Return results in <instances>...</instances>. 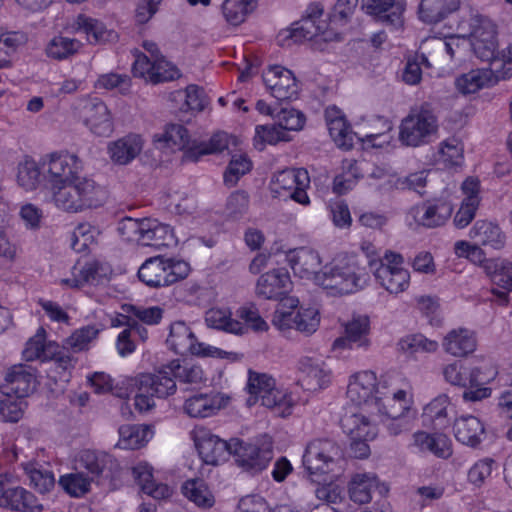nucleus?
Segmentation results:
<instances>
[{
  "mask_svg": "<svg viewBox=\"0 0 512 512\" xmlns=\"http://www.w3.org/2000/svg\"><path fill=\"white\" fill-rule=\"evenodd\" d=\"M368 282L369 274L366 269L359 265L355 257L349 255H338L316 275V285L331 295L355 293Z\"/></svg>",
  "mask_w": 512,
  "mask_h": 512,
  "instance_id": "obj_1",
  "label": "nucleus"
},
{
  "mask_svg": "<svg viewBox=\"0 0 512 512\" xmlns=\"http://www.w3.org/2000/svg\"><path fill=\"white\" fill-rule=\"evenodd\" d=\"M54 206L67 213H78L86 209L102 206L107 199V191L93 179L80 177L69 184L51 190Z\"/></svg>",
  "mask_w": 512,
  "mask_h": 512,
  "instance_id": "obj_2",
  "label": "nucleus"
},
{
  "mask_svg": "<svg viewBox=\"0 0 512 512\" xmlns=\"http://www.w3.org/2000/svg\"><path fill=\"white\" fill-rule=\"evenodd\" d=\"M117 231L126 241L155 249L173 247L178 242L172 227L155 218L124 217L118 222Z\"/></svg>",
  "mask_w": 512,
  "mask_h": 512,
  "instance_id": "obj_3",
  "label": "nucleus"
},
{
  "mask_svg": "<svg viewBox=\"0 0 512 512\" xmlns=\"http://www.w3.org/2000/svg\"><path fill=\"white\" fill-rule=\"evenodd\" d=\"M273 326L283 334L296 330L305 335H311L319 327V312L314 307L299 305V300L287 297L281 300L272 318Z\"/></svg>",
  "mask_w": 512,
  "mask_h": 512,
  "instance_id": "obj_4",
  "label": "nucleus"
},
{
  "mask_svg": "<svg viewBox=\"0 0 512 512\" xmlns=\"http://www.w3.org/2000/svg\"><path fill=\"white\" fill-rule=\"evenodd\" d=\"M169 363L156 373L140 374L134 380L136 394L134 405L140 412L151 410L155 406L156 398H166L176 391V381Z\"/></svg>",
  "mask_w": 512,
  "mask_h": 512,
  "instance_id": "obj_5",
  "label": "nucleus"
},
{
  "mask_svg": "<svg viewBox=\"0 0 512 512\" xmlns=\"http://www.w3.org/2000/svg\"><path fill=\"white\" fill-rule=\"evenodd\" d=\"M376 282L390 294L398 295L410 286V272L404 267L401 254L386 251L379 259L368 262Z\"/></svg>",
  "mask_w": 512,
  "mask_h": 512,
  "instance_id": "obj_6",
  "label": "nucleus"
},
{
  "mask_svg": "<svg viewBox=\"0 0 512 512\" xmlns=\"http://www.w3.org/2000/svg\"><path fill=\"white\" fill-rule=\"evenodd\" d=\"M438 130V120L428 104L411 109L402 120L399 140L402 144L418 147L428 144Z\"/></svg>",
  "mask_w": 512,
  "mask_h": 512,
  "instance_id": "obj_7",
  "label": "nucleus"
},
{
  "mask_svg": "<svg viewBox=\"0 0 512 512\" xmlns=\"http://www.w3.org/2000/svg\"><path fill=\"white\" fill-rule=\"evenodd\" d=\"M190 266L183 260L155 256L147 259L138 270V278L149 287L174 284L189 274Z\"/></svg>",
  "mask_w": 512,
  "mask_h": 512,
  "instance_id": "obj_8",
  "label": "nucleus"
},
{
  "mask_svg": "<svg viewBox=\"0 0 512 512\" xmlns=\"http://www.w3.org/2000/svg\"><path fill=\"white\" fill-rule=\"evenodd\" d=\"M82 160L74 153L54 152L42 158L44 187L51 190L82 177Z\"/></svg>",
  "mask_w": 512,
  "mask_h": 512,
  "instance_id": "obj_9",
  "label": "nucleus"
},
{
  "mask_svg": "<svg viewBox=\"0 0 512 512\" xmlns=\"http://www.w3.org/2000/svg\"><path fill=\"white\" fill-rule=\"evenodd\" d=\"M342 460V451L330 439H314L306 446L303 465L310 475L336 472Z\"/></svg>",
  "mask_w": 512,
  "mask_h": 512,
  "instance_id": "obj_10",
  "label": "nucleus"
},
{
  "mask_svg": "<svg viewBox=\"0 0 512 512\" xmlns=\"http://www.w3.org/2000/svg\"><path fill=\"white\" fill-rule=\"evenodd\" d=\"M309 186L310 177L306 169H286L274 175L270 183V192L275 198H290L303 206H308L310 198L306 189Z\"/></svg>",
  "mask_w": 512,
  "mask_h": 512,
  "instance_id": "obj_11",
  "label": "nucleus"
},
{
  "mask_svg": "<svg viewBox=\"0 0 512 512\" xmlns=\"http://www.w3.org/2000/svg\"><path fill=\"white\" fill-rule=\"evenodd\" d=\"M323 8L318 3H312L306 9V14L299 21L292 24L286 30L281 31L277 41L281 46L302 43L312 40L314 37L324 33L327 24L321 19Z\"/></svg>",
  "mask_w": 512,
  "mask_h": 512,
  "instance_id": "obj_12",
  "label": "nucleus"
},
{
  "mask_svg": "<svg viewBox=\"0 0 512 512\" xmlns=\"http://www.w3.org/2000/svg\"><path fill=\"white\" fill-rule=\"evenodd\" d=\"M453 205L447 198H435L411 207L406 214V223L412 229L436 228L451 217Z\"/></svg>",
  "mask_w": 512,
  "mask_h": 512,
  "instance_id": "obj_13",
  "label": "nucleus"
},
{
  "mask_svg": "<svg viewBox=\"0 0 512 512\" xmlns=\"http://www.w3.org/2000/svg\"><path fill=\"white\" fill-rule=\"evenodd\" d=\"M332 113L338 114V109L330 107L325 111L327 127L330 136L339 147L346 150L350 149L355 137L372 147H382L390 142L391 137L387 133L365 134L360 137L357 133L351 131L343 116L332 118Z\"/></svg>",
  "mask_w": 512,
  "mask_h": 512,
  "instance_id": "obj_14",
  "label": "nucleus"
},
{
  "mask_svg": "<svg viewBox=\"0 0 512 512\" xmlns=\"http://www.w3.org/2000/svg\"><path fill=\"white\" fill-rule=\"evenodd\" d=\"M233 455L238 464L248 470L262 471L273 458V443L268 435H262L253 443L235 439Z\"/></svg>",
  "mask_w": 512,
  "mask_h": 512,
  "instance_id": "obj_15",
  "label": "nucleus"
},
{
  "mask_svg": "<svg viewBox=\"0 0 512 512\" xmlns=\"http://www.w3.org/2000/svg\"><path fill=\"white\" fill-rule=\"evenodd\" d=\"M167 343L175 353L181 355L191 353L201 356L217 355L221 358L227 355L225 351L198 342L191 328L183 321L171 324Z\"/></svg>",
  "mask_w": 512,
  "mask_h": 512,
  "instance_id": "obj_16",
  "label": "nucleus"
},
{
  "mask_svg": "<svg viewBox=\"0 0 512 512\" xmlns=\"http://www.w3.org/2000/svg\"><path fill=\"white\" fill-rule=\"evenodd\" d=\"M388 403L398 402V407L393 406L391 410H385L383 417L377 419L382 422L390 435L397 436L402 432L409 431L413 426L415 414L411 412V395L408 389L399 388L393 392V397H388Z\"/></svg>",
  "mask_w": 512,
  "mask_h": 512,
  "instance_id": "obj_17",
  "label": "nucleus"
},
{
  "mask_svg": "<svg viewBox=\"0 0 512 512\" xmlns=\"http://www.w3.org/2000/svg\"><path fill=\"white\" fill-rule=\"evenodd\" d=\"M247 388L249 398L247 404L254 405L258 401L267 408L286 406V394L276 388L275 379L265 373L250 372Z\"/></svg>",
  "mask_w": 512,
  "mask_h": 512,
  "instance_id": "obj_18",
  "label": "nucleus"
},
{
  "mask_svg": "<svg viewBox=\"0 0 512 512\" xmlns=\"http://www.w3.org/2000/svg\"><path fill=\"white\" fill-rule=\"evenodd\" d=\"M194 442L202 461L212 466L224 463L233 454L235 445V439L227 442L205 428L194 431Z\"/></svg>",
  "mask_w": 512,
  "mask_h": 512,
  "instance_id": "obj_19",
  "label": "nucleus"
},
{
  "mask_svg": "<svg viewBox=\"0 0 512 512\" xmlns=\"http://www.w3.org/2000/svg\"><path fill=\"white\" fill-rule=\"evenodd\" d=\"M377 416L371 408H346L340 425L351 440H373L377 435Z\"/></svg>",
  "mask_w": 512,
  "mask_h": 512,
  "instance_id": "obj_20",
  "label": "nucleus"
},
{
  "mask_svg": "<svg viewBox=\"0 0 512 512\" xmlns=\"http://www.w3.org/2000/svg\"><path fill=\"white\" fill-rule=\"evenodd\" d=\"M133 73L137 77L157 84L172 81L180 76L179 70L163 56L150 60L148 56L139 54L133 63Z\"/></svg>",
  "mask_w": 512,
  "mask_h": 512,
  "instance_id": "obj_21",
  "label": "nucleus"
},
{
  "mask_svg": "<svg viewBox=\"0 0 512 512\" xmlns=\"http://www.w3.org/2000/svg\"><path fill=\"white\" fill-rule=\"evenodd\" d=\"M377 377L372 371H360L350 376L347 386V399L354 405L353 408H371L376 390Z\"/></svg>",
  "mask_w": 512,
  "mask_h": 512,
  "instance_id": "obj_22",
  "label": "nucleus"
},
{
  "mask_svg": "<svg viewBox=\"0 0 512 512\" xmlns=\"http://www.w3.org/2000/svg\"><path fill=\"white\" fill-rule=\"evenodd\" d=\"M86 127L95 135L108 137L113 132V121L106 104L99 98L84 101L80 111Z\"/></svg>",
  "mask_w": 512,
  "mask_h": 512,
  "instance_id": "obj_23",
  "label": "nucleus"
},
{
  "mask_svg": "<svg viewBox=\"0 0 512 512\" xmlns=\"http://www.w3.org/2000/svg\"><path fill=\"white\" fill-rule=\"evenodd\" d=\"M369 334V317L364 314H354L345 324V335L335 339L332 348L333 350L345 348L367 350L371 344Z\"/></svg>",
  "mask_w": 512,
  "mask_h": 512,
  "instance_id": "obj_24",
  "label": "nucleus"
},
{
  "mask_svg": "<svg viewBox=\"0 0 512 512\" xmlns=\"http://www.w3.org/2000/svg\"><path fill=\"white\" fill-rule=\"evenodd\" d=\"M263 81L271 95L279 101L291 100L298 94L295 76L282 66H270L263 73Z\"/></svg>",
  "mask_w": 512,
  "mask_h": 512,
  "instance_id": "obj_25",
  "label": "nucleus"
},
{
  "mask_svg": "<svg viewBox=\"0 0 512 512\" xmlns=\"http://www.w3.org/2000/svg\"><path fill=\"white\" fill-rule=\"evenodd\" d=\"M498 376V369L492 363H486L478 367L469 368V388L464 390L465 401H481L489 398L492 388L487 385Z\"/></svg>",
  "mask_w": 512,
  "mask_h": 512,
  "instance_id": "obj_26",
  "label": "nucleus"
},
{
  "mask_svg": "<svg viewBox=\"0 0 512 512\" xmlns=\"http://www.w3.org/2000/svg\"><path fill=\"white\" fill-rule=\"evenodd\" d=\"M36 384V376L31 367L14 365L5 374L2 392L22 399L35 390Z\"/></svg>",
  "mask_w": 512,
  "mask_h": 512,
  "instance_id": "obj_27",
  "label": "nucleus"
},
{
  "mask_svg": "<svg viewBox=\"0 0 512 512\" xmlns=\"http://www.w3.org/2000/svg\"><path fill=\"white\" fill-rule=\"evenodd\" d=\"M0 506L20 512L41 510V506L31 492L20 486H10L7 476L2 474H0Z\"/></svg>",
  "mask_w": 512,
  "mask_h": 512,
  "instance_id": "obj_28",
  "label": "nucleus"
},
{
  "mask_svg": "<svg viewBox=\"0 0 512 512\" xmlns=\"http://www.w3.org/2000/svg\"><path fill=\"white\" fill-rule=\"evenodd\" d=\"M301 385L310 391L327 387L331 381V370L319 358L302 357L298 362Z\"/></svg>",
  "mask_w": 512,
  "mask_h": 512,
  "instance_id": "obj_29",
  "label": "nucleus"
},
{
  "mask_svg": "<svg viewBox=\"0 0 512 512\" xmlns=\"http://www.w3.org/2000/svg\"><path fill=\"white\" fill-rule=\"evenodd\" d=\"M285 259L296 276L302 279H313L316 284V275L321 270V258L316 250L309 247H299L289 250Z\"/></svg>",
  "mask_w": 512,
  "mask_h": 512,
  "instance_id": "obj_30",
  "label": "nucleus"
},
{
  "mask_svg": "<svg viewBox=\"0 0 512 512\" xmlns=\"http://www.w3.org/2000/svg\"><path fill=\"white\" fill-rule=\"evenodd\" d=\"M486 272L492 284V294L496 296L499 304L505 305L509 301L508 293L512 291V262L507 259H493L486 263Z\"/></svg>",
  "mask_w": 512,
  "mask_h": 512,
  "instance_id": "obj_31",
  "label": "nucleus"
},
{
  "mask_svg": "<svg viewBox=\"0 0 512 512\" xmlns=\"http://www.w3.org/2000/svg\"><path fill=\"white\" fill-rule=\"evenodd\" d=\"M409 447L415 453H430L441 459H447L452 455L451 441L442 433L417 431L412 435Z\"/></svg>",
  "mask_w": 512,
  "mask_h": 512,
  "instance_id": "obj_32",
  "label": "nucleus"
},
{
  "mask_svg": "<svg viewBox=\"0 0 512 512\" xmlns=\"http://www.w3.org/2000/svg\"><path fill=\"white\" fill-rule=\"evenodd\" d=\"M109 268L97 261L78 262L71 269V276L61 279V285L78 288L84 284H100L107 276Z\"/></svg>",
  "mask_w": 512,
  "mask_h": 512,
  "instance_id": "obj_33",
  "label": "nucleus"
},
{
  "mask_svg": "<svg viewBox=\"0 0 512 512\" xmlns=\"http://www.w3.org/2000/svg\"><path fill=\"white\" fill-rule=\"evenodd\" d=\"M362 9L378 21L397 28L402 25L405 6L400 0H362Z\"/></svg>",
  "mask_w": 512,
  "mask_h": 512,
  "instance_id": "obj_34",
  "label": "nucleus"
},
{
  "mask_svg": "<svg viewBox=\"0 0 512 512\" xmlns=\"http://www.w3.org/2000/svg\"><path fill=\"white\" fill-rule=\"evenodd\" d=\"M76 465L79 469L86 470L89 473L88 477L93 481L118 467L117 461L110 454L91 449H85L79 453Z\"/></svg>",
  "mask_w": 512,
  "mask_h": 512,
  "instance_id": "obj_35",
  "label": "nucleus"
},
{
  "mask_svg": "<svg viewBox=\"0 0 512 512\" xmlns=\"http://www.w3.org/2000/svg\"><path fill=\"white\" fill-rule=\"evenodd\" d=\"M291 287L289 273L283 269H274L262 274L257 281L256 293L265 299H280Z\"/></svg>",
  "mask_w": 512,
  "mask_h": 512,
  "instance_id": "obj_36",
  "label": "nucleus"
},
{
  "mask_svg": "<svg viewBox=\"0 0 512 512\" xmlns=\"http://www.w3.org/2000/svg\"><path fill=\"white\" fill-rule=\"evenodd\" d=\"M462 191L465 195L461 206L454 216V225L459 228L468 226L476 215L479 207V181L474 178H467L462 184Z\"/></svg>",
  "mask_w": 512,
  "mask_h": 512,
  "instance_id": "obj_37",
  "label": "nucleus"
},
{
  "mask_svg": "<svg viewBox=\"0 0 512 512\" xmlns=\"http://www.w3.org/2000/svg\"><path fill=\"white\" fill-rule=\"evenodd\" d=\"M442 347L454 357H466L477 348L476 333L464 327L452 329L443 338Z\"/></svg>",
  "mask_w": 512,
  "mask_h": 512,
  "instance_id": "obj_38",
  "label": "nucleus"
},
{
  "mask_svg": "<svg viewBox=\"0 0 512 512\" xmlns=\"http://www.w3.org/2000/svg\"><path fill=\"white\" fill-rule=\"evenodd\" d=\"M143 141L139 135L129 134L109 145V154L113 162L128 164L141 152Z\"/></svg>",
  "mask_w": 512,
  "mask_h": 512,
  "instance_id": "obj_39",
  "label": "nucleus"
},
{
  "mask_svg": "<svg viewBox=\"0 0 512 512\" xmlns=\"http://www.w3.org/2000/svg\"><path fill=\"white\" fill-rule=\"evenodd\" d=\"M469 235L477 244L489 246L493 249H501L505 245V234L497 224L490 221H476Z\"/></svg>",
  "mask_w": 512,
  "mask_h": 512,
  "instance_id": "obj_40",
  "label": "nucleus"
},
{
  "mask_svg": "<svg viewBox=\"0 0 512 512\" xmlns=\"http://www.w3.org/2000/svg\"><path fill=\"white\" fill-rule=\"evenodd\" d=\"M484 432L483 423L475 416H463L454 423L456 439L467 446H477L482 441Z\"/></svg>",
  "mask_w": 512,
  "mask_h": 512,
  "instance_id": "obj_41",
  "label": "nucleus"
},
{
  "mask_svg": "<svg viewBox=\"0 0 512 512\" xmlns=\"http://www.w3.org/2000/svg\"><path fill=\"white\" fill-rule=\"evenodd\" d=\"M205 322L208 327L224 331L226 333L243 335L246 333L245 325L238 319L232 318V313L227 308H211L205 313Z\"/></svg>",
  "mask_w": 512,
  "mask_h": 512,
  "instance_id": "obj_42",
  "label": "nucleus"
},
{
  "mask_svg": "<svg viewBox=\"0 0 512 512\" xmlns=\"http://www.w3.org/2000/svg\"><path fill=\"white\" fill-rule=\"evenodd\" d=\"M73 27L76 31L86 34L90 43L107 42L116 37L115 32L108 30L102 22L84 14L77 16Z\"/></svg>",
  "mask_w": 512,
  "mask_h": 512,
  "instance_id": "obj_43",
  "label": "nucleus"
},
{
  "mask_svg": "<svg viewBox=\"0 0 512 512\" xmlns=\"http://www.w3.org/2000/svg\"><path fill=\"white\" fill-rule=\"evenodd\" d=\"M229 139L230 137L227 133L218 132L208 142L193 141L192 146L185 152L184 159L197 161L203 155L220 153L228 148Z\"/></svg>",
  "mask_w": 512,
  "mask_h": 512,
  "instance_id": "obj_44",
  "label": "nucleus"
},
{
  "mask_svg": "<svg viewBox=\"0 0 512 512\" xmlns=\"http://www.w3.org/2000/svg\"><path fill=\"white\" fill-rule=\"evenodd\" d=\"M119 440L116 447L120 449H138L144 446L151 437V431L146 425L126 424L120 426Z\"/></svg>",
  "mask_w": 512,
  "mask_h": 512,
  "instance_id": "obj_45",
  "label": "nucleus"
},
{
  "mask_svg": "<svg viewBox=\"0 0 512 512\" xmlns=\"http://www.w3.org/2000/svg\"><path fill=\"white\" fill-rule=\"evenodd\" d=\"M458 0H421L419 18L425 23H437L458 8Z\"/></svg>",
  "mask_w": 512,
  "mask_h": 512,
  "instance_id": "obj_46",
  "label": "nucleus"
},
{
  "mask_svg": "<svg viewBox=\"0 0 512 512\" xmlns=\"http://www.w3.org/2000/svg\"><path fill=\"white\" fill-rule=\"evenodd\" d=\"M56 350L57 346L45 342V330L40 328L37 333L27 341L22 354L25 361L40 360L41 362H46L54 357Z\"/></svg>",
  "mask_w": 512,
  "mask_h": 512,
  "instance_id": "obj_47",
  "label": "nucleus"
},
{
  "mask_svg": "<svg viewBox=\"0 0 512 512\" xmlns=\"http://www.w3.org/2000/svg\"><path fill=\"white\" fill-rule=\"evenodd\" d=\"M221 408L217 395L199 394L187 399L184 410L190 417L205 418L214 415Z\"/></svg>",
  "mask_w": 512,
  "mask_h": 512,
  "instance_id": "obj_48",
  "label": "nucleus"
},
{
  "mask_svg": "<svg viewBox=\"0 0 512 512\" xmlns=\"http://www.w3.org/2000/svg\"><path fill=\"white\" fill-rule=\"evenodd\" d=\"M377 477L372 473H359L349 483L350 499L358 504L369 503L372 492L377 488Z\"/></svg>",
  "mask_w": 512,
  "mask_h": 512,
  "instance_id": "obj_49",
  "label": "nucleus"
},
{
  "mask_svg": "<svg viewBox=\"0 0 512 512\" xmlns=\"http://www.w3.org/2000/svg\"><path fill=\"white\" fill-rule=\"evenodd\" d=\"M183 495L200 508H211L215 504L214 494L202 479H190L182 485Z\"/></svg>",
  "mask_w": 512,
  "mask_h": 512,
  "instance_id": "obj_50",
  "label": "nucleus"
},
{
  "mask_svg": "<svg viewBox=\"0 0 512 512\" xmlns=\"http://www.w3.org/2000/svg\"><path fill=\"white\" fill-rule=\"evenodd\" d=\"M493 83L492 71L488 69H475L459 76L456 87L462 94H472L490 86Z\"/></svg>",
  "mask_w": 512,
  "mask_h": 512,
  "instance_id": "obj_51",
  "label": "nucleus"
},
{
  "mask_svg": "<svg viewBox=\"0 0 512 512\" xmlns=\"http://www.w3.org/2000/svg\"><path fill=\"white\" fill-rule=\"evenodd\" d=\"M449 408L450 400L446 395H440L433 399L424 408V417L429 420L435 429H443L450 423Z\"/></svg>",
  "mask_w": 512,
  "mask_h": 512,
  "instance_id": "obj_52",
  "label": "nucleus"
},
{
  "mask_svg": "<svg viewBox=\"0 0 512 512\" xmlns=\"http://www.w3.org/2000/svg\"><path fill=\"white\" fill-rule=\"evenodd\" d=\"M30 484L40 493L49 492L55 485V476L51 470L42 467L36 462L21 464Z\"/></svg>",
  "mask_w": 512,
  "mask_h": 512,
  "instance_id": "obj_53",
  "label": "nucleus"
},
{
  "mask_svg": "<svg viewBox=\"0 0 512 512\" xmlns=\"http://www.w3.org/2000/svg\"><path fill=\"white\" fill-rule=\"evenodd\" d=\"M257 0H224L222 15L225 21L233 26L240 25L254 10Z\"/></svg>",
  "mask_w": 512,
  "mask_h": 512,
  "instance_id": "obj_54",
  "label": "nucleus"
},
{
  "mask_svg": "<svg viewBox=\"0 0 512 512\" xmlns=\"http://www.w3.org/2000/svg\"><path fill=\"white\" fill-rule=\"evenodd\" d=\"M79 40L68 36H54L46 45V54L55 60H64L74 55L81 48Z\"/></svg>",
  "mask_w": 512,
  "mask_h": 512,
  "instance_id": "obj_55",
  "label": "nucleus"
},
{
  "mask_svg": "<svg viewBox=\"0 0 512 512\" xmlns=\"http://www.w3.org/2000/svg\"><path fill=\"white\" fill-rule=\"evenodd\" d=\"M17 182L26 191H32L37 188L42 177V162L40 166L31 159L25 158L19 162L17 167Z\"/></svg>",
  "mask_w": 512,
  "mask_h": 512,
  "instance_id": "obj_56",
  "label": "nucleus"
},
{
  "mask_svg": "<svg viewBox=\"0 0 512 512\" xmlns=\"http://www.w3.org/2000/svg\"><path fill=\"white\" fill-rule=\"evenodd\" d=\"M159 143L163 142L165 146L172 150H184V153L192 146L187 129L180 124H169L164 133L157 139Z\"/></svg>",
  "mask_w": 512,
  "mask_h": 512,
  "instance_id": "obj_57",
  "label": "nucleus"
},
{
  "mask_svg": "<svg viewBox=\"0 0 512 512\" xmlns=\"http://www.w3.org/2000/svg\"><path fill=\"white\" fill-rule=\"evenodd\" d=\"M10 220V207L0 198V257L12 260L16 256L17 247L7 234Z\"/></svg>",
  "mask_w": 512,
  "mask_h": 512,
  "instance_id": "obj_58",
  "label": "nucleus"
},
{
  "mask_svg": "<svg viewBox=\"0 0 512 512\" xmlns=\"http://www.w3.org/2000/svg\"><path fill=\"white\" fill-rule=\"evenodd\" d=\"M172 374L176 380L185 384H199L203 380V370L199 365L186 361L172 360L169 362Z\"/></svg>",
  "mask_w": 512,
  "mask_h": 512,
  "instance_id": "obj_59",
  "label": "nucleus"
},
{
  "mask_svg": "<svg viewBox=\"0 0 512 512\" xmlns=\"http://www.w3.org/2000/svg\"><path fill=\"white\" fill-rule=\"evenodd\" d=\"M343 169L344 171L337 175L333 181V191L337 194H345L352 190L361 177L356 161H345Z\"/></svg>",
  "mask_w": 512,
  "mask_h": 512,
  "instance_id": "obj_60",
  "label": "nucleus"
},
{
  "mask_svg": "<svg viewBox=\"0 0 512 512\" xmlns=\"http://www.w3.org/2000/svg\"><path fill=\"white\" fill-rule=\"evenodd\" d=\"M286 132L277 124L258 125L255 128L254 145L262 150L266 144L274 145L280 141H288Z\"/></svg>",
  "mask_w": 512,
  "mask_h": 512,
  "instance_id": "obj_61",
  "label": "nucleus"
},
{
  "mask_svg": "<svg viewBox=\"0 0 512 512\" xmlns=\"http://www.w3.org/2000/svg\"><path fill=\"white\" fill-rule=\"evenodd\" d=\"M99 329L95 325L83 326L75 330L66 340L65 346L73 352L89 349L90 344L97 338Z\"/></svg>",
  "mask_w": 512,
  "mask_h": 512,
  "instance_id": "obj_62",
  "label": "nucleus"
},
{
  "mask_svg": "<svg viewBox=\"0 0 512 512\" xmlns=\"http://www.w3.org/2000/svg\"><path fill=\"white\" fill-rule=\"evenodd\" d=\"M468 40H485L497 38L496 25L491 19L483 15H473L469 19Z\"/></svg>",
  "mask_w": 512,
  "mask_h": 512,
  "instance_id": "obj_63",
  "label": "nucleus"
},
{
  "mask_svg": "<svg viewBox=\"0 0 512 512\" xmlns=\"http://www.w3.org/2000/svg\"><path fill=\"white\" fill-rule=\"evenodd\" d=\"M92 481L82 472H75L61 476L59 484L69 495L81 497L89 491Z\"/></svg>",
  "mask_w": 512,
  "mask_h": 512,
  "instance_id": "obj_64",
  "label": "nucleus"
}]
</instances>
